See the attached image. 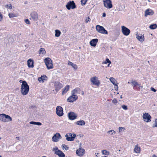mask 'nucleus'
Here are the masks:
<instances>
[{"label":"nucleus","mask_w":157,"mask_h":157,"mask_svg":"<svg viewBox=\"0 0 157 157\" xmlns=\"http://www.w3.org/2000/svg\"><path fill=\"white\" fill-rule=\"evenodd\" d=\"M29 87L27 82H24L21 85V91L23 95H27L29 90Z\"/></svg>","instance_id":"nucleus-1"},{"label":"nucleus","mask_w":157,"mask_h":157,"mask_svg":"<svg viewBox=\"0 0 157 157\" xmlns=\"http://www.w3.org/2000/svg\"><path fill=\"white\" fill-rule=\"evenodd\" d=\"M0 120L4 122H9L12 121V118L10 116L2 113L0 114Z\"/></svg>","instance_id":"nucleus-2"},{"label":"nucleus","mask_w":157,"mask_h":157,"mask_svg":"<svg viewBox=\"0 0 157 157\" xmlns=\"http://www.w3.org/2000/svg\"><path fill=\"white\" fill-rule=\"evenodd\" d=\"M44 61L48 69H50L53 68L52 61L50 58H46Z\"/></svg>","instance_id":"nucleus-3"},{"label":"nucleus","mask_w":157,"mask_h":157,"mask_svg":"<svg viewBox=\"0 0 157 157\" xmlns=\"http://www.w3.org/2000/svg\"><path fill=\"white\" fill-rule=\"evenodd\" d=\"M96 30L99 33L104 34H107V31L104 28L99 25H97L96 26Z\"/></svg>","instance_id":"nucleus-4"},{"label":"nucleus","mask_w":157,"mask_h":157,"mask_svg":"<svg viewBox=\"0 0 157 157\" xmlns=\"http://www.w3.org/2000/svg\"><path fill=\"white\" fill-rule=\"evenodd\" d=\"M66 7L67 9L70 10L71 9H74L76 7V6L73 1H69L67 4Z\"/></svg>","instance_id":"nucleus-5"},{"label":"nucleus","mask_w":157,"mask_h":157,"mask_svg":"<svg viewBox=\"0 0 157 157\" xmlns=\"http://www.w3.org/2000/svg\"><path fill=\"white\" fill-rule=\"evenodd\" d=\"M104 6L108 9H110L113 7V5L111 0H103Z\"/></svg>","instance_id":"nucleus-6"},{"label":"nucleus","mask_w":157,"mask_h":157,"mask_svg":"<svg viewBox=\"0 0 157 157\" xmlns=\"http://www.w3.org/2000/svg\"><path fill=\"white\" fill-rule=\"evenodd\" d=\"M143 118L144 121L146 122H149L151 121V117L147 113H143Z\"/></svg>","instance_id":"nucleus-7"},{"label":"nucleus","mask_w":157,"mask_h":157,"mask_svg":"<svg viewBox=\"0 0 157 157\" xmlns=\"http://www.w3.org/2000/svg\"><path fill=\"white\" fill-rule=\"evenodd\" d=\"M121 31L123 34L126 36L128 35L130 33V30L124 26H121Z\"/></svg>","instance_id":"nucleus-8"},{"label":"nucleus","mask_w":157,"mask_h":157,"mask_svg":"<svg viewBox=\"0 0 157 157\" xmlns=\"http://www.w3.org/2000/svg\"><path fill=\"white\" fill-rule=\"evenodd\" d=\"M56 113L58 116L61 117L63 115V110L62 107L57 106L56 108Z\"/></svg>","instance_id":"nucleus-9"},{"label":"nucleus","mask_w":157,"mask_h":157,"mask_svg":"<svg viewBox=\"0 0 157 157\" xmlns=\"http://www.w3.org/2000/svg\"><path fill=\"white\" fill-rule=\"evenodd\" d=\"M75 136V134H73L72 136V135L71 133L67 134L65 135V137H66V139L67 141H73Z\"/></svg>","instance_id":"nucleus-10"},{"label":"nucleus","mask_w":157,"mask_h":157,"mask_svg":"<svg viewBox=\"0 0 157 157\" xmlns=\"http://www.w3.org/2000/svg\"><path fill=\"white\" fill-rule=\"evenodd\" d=\"M90 80L93 85L98 86L100 84V82L98 80V78L96 76L91 78Z\"/></svg>","instance_id":"nucleus-11"},{"label":"nucleus","mask_w":157,"mask_h":157,"mask_svg":"<svg viewBox=\"0 0 157 157\" xmlns=\"http://www.w3.org/2000/svg\"><path fill=\"white\" fill-rule=\"evenodd\" d=\"M78 98V96L77 95H73L71 94V95L67 99V101L68 102H73L74 101L77 100Z\"/></svg>","instance_id":"nucleus-12"},{"label":"nucleus","mask_w":157,"mask_h":157,"mask_svg":"<svg viewBox=\"0 0 157 157\" xmlns=\"http://www.w3.org/2000/svg\"><path fill=\"white\" fill-rule=\"evenodd\" d=\"M32 19L34 21H36L38 19V15L35 11H32L30 14Z\"/></svg>","instance_id":"nucleus-13"},{"label":"nucleus","mask_w":157,"mask_h":157,"mask_svg":"<svg viewBox=\"0 0 157 157\" xmlns=\"http://www.w3.org/2000/svg\"><path fill=\"white\" fill-rule=\"evenodd\" d=\"M85 153V150L82 148H79L76 151L77 155L79 156H82Z\"/></svg>","instance_id":"nucleus-14"},{"label":"nucleus","mask_w":157,"mask_h":157,"mask_svg":"<svg viewBox=\"0 0 157 157\" xmlns=\"http://www.w3.org/2000/svg\"><path fill=\"white\" fill-rule=\"evenodd\" d=\"M61 136L59 133H56L54 134L52 138V140L54 142L58 141L59 139H61Z\"/></svg>","instance_id":"nucleus-15"},{"label":"nucleus","mask_w":157,"mask_h":157,"mask_svg":"<svg viewBox=\"0 0 157 157\" xmlns=\"http://www.w3.org/2000/svg\"><path fill=\"white\" fill-rule=\"evenodd\" d=\"M68 117L70 120H74L76 118L77 116L74 112H70L68 113Z\"/></svg>","instance_id":"nucleus-16"},{"label":"nucleus","mask_w":157,"mask_h":157,"mask_svg":"<svg viewBox=\"0 0 157 157\" xmlns=\"http://www.w3.org/2000/svg\"><path fill=\"white\" fill-rule=\"evenodd\" d=\"M54 86L56 88L55 90L56 91H58L63 86V85L59 82H56L54 83Z\"/></svg>","instance_id":"nucleus-17"},{"label":"nucleus","mask_w":157,"mask_h":157,"mask_svg":"<svg viewBox=\"0 0 157 157\" xmlns=\"http://www.w3.org/2000/svg\"><path fill=\"white\" fill-rule=\"evenodd\" d=\"M154 13L153 11L150 9H147L145 11V16L147 17L148 15H152Z\"/></svg>","instance_id":"nucleus-18"},{"label":"nucleus","mask_w":157,"mask_h":157,"mask_svg":"<svg viewBox=\"0 0 157 157\" xmlns=\"http://www.w3.org/2000/svg\"><path fill=\"white\" fill-rule=\"evenodd\" d=\"M98 41V39H93L90 41V43L91 46L95 47L96 46Z\"/></svg>","instance_id":"nucleus-19"},{"label":"nucleus","mask_w":157,"mask_h":157,"mask_svg":"<svg viewBox=\"0 0 157 157\" xmlns=\"http://www.w3.org/2000/svg\"><path fill=\"white\" fill-rule=\"evenodd\" d=\"M55 154L57 155L59 157H65V155L62 151L60 150H58L55 152Z\"/></svg>","instance_id":"nucleus-20"},{"label":"nucleus","mask_w":157,"mask_h":157,"mask_svg":"<svg viewBox=\"0 0 157 157\" xmlns=\"http://www.w3.org/2000/svg\"><path fill=\"white\" fill-rule=\"evenodd\" d=\"M80 89L79 88H76L74 89L71 91V93L73 95H77V94H79Z\"/></svg>","instance_id":"nucleus-21"},{"label":"nucleus","mask_w":157,"mask_h":157,"mask_svg":"<svg viewBox=\"0 0 157 157\" xmlns=\"http://www.w3.org/2000/svg\"><path fill=\"white\" fill-rule=\"evenodd\" d=\"M33 61L31 59H29L27 61V64L28 67H34L33 65Z\"/></svg>","instance_id":"nucleus-22"},{"label":"nucleus","mask_w":157,"mask_h":157,"mask_svg":"<svg viewBox=\"0 0 157 157\" xmlns=\"http://www.w3.org/2000/svg\"><path fill=\"white\" fill-rule=\"evenodd\" d=\"M75 124L83 126L85 125V123L84 120H80V121L76 122Z\"/></svg>","instance_id":"nucleus-23"},{"label":"nucleus","mask_w":157,"mask_h":157,"mask_svg":"<svg viewBox=\"0 0 157 157\" xmlns=\"http://www.w3.org/2000/svg\"><path fill=\"white\" fill-rule=\"evenodd\" d=\"M47 78V77L45 75H44L42 76H41L40 77H39L38 78V80L40 82H44V80H46V78Z\"/></svg>","instance_id":"nucleus-24"},{"label":"nucleus","mask_w":157,"mask_h":157,"mask_svg":"<svg viewBox=\"0 0 157 157\" xmlns=\"http://www.w3.org/2000/svg\"><path fill=\"white\" fill-rule=\"evenodd\" d=\"M136 37L138 40L141 42H143L144 40V36H142L141 34H139V35L137 36Z\"/></svg>","instance_id":"nucleus-25"},{"label":"nucleus","mask_w":157,"mask_h":157,"mask_svg":"<svg viewBox=\"0 0 157 157\" xmlns=\"http://www.w3.org/2000/svg\"><path fill=\"white\" fill-rule=\"evenodd\" d=\"M131 84L133 86V88L134 89V88L137 86H139L140 84H139L138 83L136 82L135 80H132V81L130 82Z\"/></svg>","instance_id":"nucleus-26"},{"label":"nucleus","mask_w":157,"mask_h":157,"mask_svg":"<svg viewBox=\"0 0 157 157\" xmlns=\"http://www.w3.org/2000/svg\"><path fill=\"white\" fill-rule=\"evenodd\" d=\"M69 85H67L63 89V91L62 92V94H65L69 90Z\"/></svg>","instance_id":"nucleus-27"},{"label":"nucleus","mask_w":157,"mask_h":157,"mask_svg":"<svg viewBox=\"0 0 157 157\" xmlns=\"http://www.w3.org/2000/svg\"><path fill=\"white\" fill-rule=\"evenodd\" d=\"M68 64L74 68L76 69L77 68V66L76 65L74 64L73 63L70 61L68 62Z\"/></svg>","instance_id":"nucleus-28"},{"label":"nucleus","mask_w":157,"mask_h":157,"mask_svg":"<svg viewBox=\"0 0 157 157\" xmlns=\"http://www.w3.org/2000/svg\"><path fill=\"white\" fill-rule=\"evenodd\" d=\"M109 80L114 85H116L117 81L114 78L111 77L109 78Z\"/></svg>","instance_id":"nucleus-29"},{"label":"nucleus","mask_w":157,"mask_h":157,"mask_svg":"<svg viewBox=\"0 0 157 157\" xmlns=\"http://www.w3.org/2000/svg\"><path fill=\"white\" fill-rule=\"evenodd\" d=\"M55 36L57 37H59L60 36L61 33V32L58 29L55 30Z\"/></svg>","instance_id":"nucleus-30"},{"label":"nucleus","mask_w":157,"mask_h":157,"mask_svg":"<svg viewBox=\"0 0 157 157\" xmlns=\"http://www.w3.org/2000/svg\"><path fill=\"white\" fill-rule=\"evenodd\" d=\"M157 25L156 24H153L150 25L149 28L151 29H154L156 28Z\"/></svg>","instance_id":"nucleus-31"},{"label":"nucleus","mask_w":157,"mask_h":157,"mask_svg":"<svg viewBox=\"0 0 157 157\" xmlns=\"http://www.w3.org/2000/svg\"><path fill=\"white\" fill-rule=\"evenodd\" d=\"M111 62L109 60V59L107 58L105 61H104L102 62V64H107L108 63L109 64L108 65V67H109V64L111 63Z\"/></svg>","instance_id":"nucleus-32"},{"label":"nucleus","mask_w":157,"mask_h":157,"mask_svg":"<svg viewBox=\"0 0 157 157\" xmlns=\"http://www.w3.org/2000/svg\"><path fill=\"white\" fill-rule=\"evenodd\" d=\"M140 147H138L137 146H136L134 148V151L136 153H138L140 152Z\"/></svg>","instance_id":"nucleus-33"},{"label":"nucleus","mask_w":157,"mask_h":157,"mask_svg":"<svg viewBox=\"0 0 157 157\" xmlns=\"http://www.w3.org/2000/svg\"><path fill=\"white\" fill-rule=\"evenodd\" d=\"M39 53H41L42 54L44 55L46 53V51L45 49L43 48H41L39 50Z\"/></svg>","instance_id":"nucleus-34"},{"label":"nucleus","mask_w":157,"mask_h":157,"mask_svg":"<svg viewBox=\"0 0 157 157\" xmlns=\"http://www.w3.org/2000/svg\"><path fill=\"white\" fill-rule=\"evenodd\" d=\"M8 15L10 18L15 17L17 16V15L16 14L12 13H9Z\"/></svg>","instance_id":"nucleus-35"},{"label":"nucleus","mask_w":157,"mask_h":157,"mask_svg":"<svg viewBox=\"0 0 157 157\" xmlns=\"http://www.w3.org/2000/svg\"><path fill=\"white\" fill-rule=\"evenodd\" d=\"M102 153L103 154L105 155H109V152L106 150H104L102 151Z\"/></svg>","instance_id":"nucleus-36"},{"label":"nucleus","mask_w":157,"mask_h":157,"mask_svg":"<svg viewBox=\"0 0 157 157\" xmlns=\"http://www.w3.org/2000/svg\"><path fill=\"white\" fill-rule=\"evenodd\" d=\"M116 133V132L113 130H110L107 132L108 133L110 134L111 135H113Z\"/></svg>","instance_id":"nucleus-37"},{"label":"nucleus","mask_w":157,"mask_h":157,"mask_svg":"<svg viewBox=\"0 0 157 157\" xmlns=\"http://www.w3.org/2000/svg\"><path fill=\"white\" fill-rule=\"evenodd\" d=\"M87 1V0H81V3L82 5H85Z\"/></svg>","instance_id":"nucleus-38"},{"label":"nucleus","mask_w":157,"mask_h":157,"mask_svg":"<svg viewBox=\"0 0 157 157\" xmlns=\"http://www.w3.org/2000/svg\"><path fill=\"white\" fill-rule=\"evenodd\" d=\"M5 7L9 9H11L12 8V5L10 4L6 5Z\"/></svg>","instance_id":"nucleus-39"},{"label":"nucleus","mask_w":157,"mask_h":157,"mask_svg":"<svg viewBox=\"0 0 157 157\" xmlns=\"http://www.w3.org/2000/svg\"><path fill=\"white\" fill-rule=\"evenodd\" d=\"M62 147L63 148V149L64 148H65V150H67L69 147H67V146L65 144H63L62 145Z\"/></svg>","instance_id":"nucleus-40"},{"label":"nucleus","mask_w":157,"mask_h":157,"mask_svg":"<svg viewBox=\"0 0 157 157\" xmlns=\"http://www.w3.org/2000/svg\"><path fill=\"white\" fill-rule=\"evenodd\" d=\"M152 127L153 128L157 127V119L155 120V123L153 125Z\"/></svg>","instance_id":"nucleus-41"},{"label":"nucleus","mask_w":157,"mask_h":157,"mask_svg":"<svg viewBox=\"0 0 157 157\" xmlns=\"http://www.w3.org/2000/svg\"><path fill=\"white\" fill-rule=\"evenodd\" d=\"M24 21L28 25H30V21L28 19H25Z\"/></svg>","instance_id":"nucleus-42"},{"label":"nucleus","mask_w":157,"mask_h":157,"mask_svg":"<svg viewBox=\"0 0 157 157\" xmlns=\"http://www.w3.org/2000/svg\"><path fill=\"white\" fill-rule=\"evenodd\" d=\"M122 108L124 110H126L128 109L127 106L125 105H122Z\"/></svg>","instance_id":"nucleus-43"},{"label":"nucleus","mask_w":157,"mask_h":157,"mask_svg":"<svg viewBox=\"0 0 157 157\" xmlns=\"http://www.w3.org/2000/svg\"><path fill=\"white\" fill-rule=\"evenodd\" d=\"M112 102L114 104H117V100L116 98H114L112 101Z\"/></svg>","instance_id":"nucleus-44"},{"label":"nucleus","mask_w":157,"mask_h":157,"mask_svg":"<svg viewBox=\"0 0 157 157\" xmlns=\"http://www.w3.org/2000/svg\"><path fill=\"white\" fill-rule=\"evenodd\" d=\"M90 18L89 17H88L86 18L85 20V21L86 23H88L89 21H90Z\"/></svg>","instance_id":"nucleus-45"},{"label":"nucleus","mask_w":157,"mask_h":157,"mask_svg":"<svg viewBox=\"0 0 157 157\" xmlns=\"http://www.w3.org/2000/svg\"><path fill=\"white\" fill-rule=\"evenodd\" d=\"M58 150H59L58 149V148L57 147H55L53 148L52 150L53 151H55V152L57 151Z\"/></svg>","instance_id":"nucleus-46"},{"label":"nucleus","mask_w":157,"mask_h":157,"mask_svg":"<svg viewBox=\"0 0 157 157\" xmlns=\"http://www.w3.org/2000/svg\"><path fill=\"white\" fill-rule=\"evenodd\" d=\"M119 132H120L121 131H122L123 129H125V128H124L123 127H119Z\"/></svg>","instance_id":"nucleus-47"},{"label":"nucleus","mask_w":157,"mask_h":157,"mask_svg":"<svg viewBox=\"0 0 157 157\" xmlns=\"http://www.w3.org/2000/svg\"><path fill=\"white\" fill-rule=\"evenodd\" d=\"M30 124H31L36 125V122L32 121H31L30 122Z\"/></svg>","instance_id":"nucleus-48"},{"label":"nucleus","mask_w":157,"mask_h":157,"mask_svg":"<svg viewBox=\"0 0 157 157\" xmlns=\"http://www.w3.org/2000/svg\"><path fill=\"white\" fill-rule=\"evenodd\" d=\"M117 84H116V85H114L115 86V90H118V86L117 85Z\"/></svg>","instance_id":"nucleus-49"},{"label":"nucleus","mask_w":157,"mask_h":157,"mask_svg":"<svg viewBox=\"0 0 157 157\" xmlns=\"http://www.w3.org/2000/svg\"><path fill=\"white\" fill-rule=\"evenodd\" d=\"M151 91H152L154 92H155L156 91V90L152 87H151Z\"/></svg>","instance_id":"nucleus-50"},{"label":"nucleus","mask_w":157,"mask_h":157,"mask_svg":"<svg viewBox=\"0 0 157 157\" xmlns=\"http://www.w3.org/2000/svg\"><path fill=\"white\" fill-rule=\"evenodd\" d=\"M42 124L40 122H36V125H41Z\"/></svg>","instance_id":"nucleus-51"},{"label":"nucleus","mask_w":157,"mask_h":157,"mask_svg":"<svg viewBox=\"0 0 157 157\" xmlns=\"http://www.w3.org/2000/svg\"><path fill=\"white\" fill-rule=\"evenodd\" d=\"M24 82H27L25 81H22V80H20L19 81V82L21 83H22V84H23V83Z\"/></svg>","instance_id":"nucleus-52"},{"label":"nucleus","mask_w":157,"mask_h":157,"mask_svg":"<svg viewBox=\"0 0 157 157\" xmlns=\"http://www.w3.org/2000/svg\"><path fill=\"white\" fill-rule=\"evenodd\" d=\"M2 19V16L1 14L0 13V21H1Z\"/></svg>","instance_id":"nucleus-53"},{"label":"nucleus","mask_w":157,"mask_h":157,"mask_svg":"<svg viewBox=\"0 0 157 157\" xmlns=\"http://www.w3.org/2000/svg\"><path fill=\"white\" fill-rule=\"evenodd\" d=\"M106 13H104L102 14V17H105L106 16Z\"/></svg>","instance_id":"nucleus-54"},{"label":"nucleus","mask_w":157,"mask_h":157,"mask_svg":"<svg viewBox=\"0 0 157 157\" xmlns=\"http://www.w3.org/2000/svg\"><path fill=\"white\" fill-rule=\"evenodd\" d=\"M153 157H157L155 155H153Z\"/></svg>","instance_id":"nucleus-55"},{"label":"nucleus","mask_w":157,"mask_h":157,"mask_svg":"<svg viewBox=\"0 0 157 157\" xmlns=\"http://www.w3.org/2000/svg\"><path fill=\"white\" fill-rule=\"evenodd\" d=\"M120 98H121V99H122V97L121 95V97H120Z\"/></svg>","instance_id":"nucleus-56"},{"label":"nucleus","mask_w":157,"mask_h":157,"mask_svg":"<svg viewBox=\"0 0 157 157\" xmlns=\"http://www.w3.org/2000/svg\"><path fill=\"white\" fill-rule=\"evenodd\" d=\"M128 84L131 83L130 82H128Z\"/></svg>","instance_id":"nucleus-57"},{"label":"nucleus","mask_w":157,"mask_h":157,"mask_svg":"<svg viewBox=\"0 0 157 157\" xmlns=\"http://www.w3.org/2000/svg\"><path fill=\"white\" fill-rule=\"evenodd\" d=\"M1 139H2V137H0V140H1Z\"/></svg>","instance_id":"nucleus-58"},{"label":"nucleus","mask_w":157,"mask_h":157,"mask_svg":"<svg viewBox=\"0 0 157 157\" xmlns=\"http://www.w3.org/2000/svg\"><path fill=\"white\" fill-rule=\"evenodd\" d=\"M117 10H118V11H120V9H118Z\"/></svg>","instance_id":"nucleus-59"},{"label":"nucleus","mask_w":157,"mask_h":157,"mask_svg":"<svg viewBox=\"0 0 157 157\" xmlns=\"http://www.w3.org/2000/svg\"><path fill=\"white\" fill-rule=\"evenodd\" d=\"M16 138H17V139H18L19 137H16Z\"/></svg>","instance_id":"nucleus-60"},{"label":"nucleus","mask_w":157,"mask_h":157,"mask_svg":"<svg viewBox=\"0 0 157 157\" xmlns=\"http://www.w3.org/2000/svg\"><path fill=\"white\" fill-rule=\"evenodd\" d=\"M107 157V156H104V157Z\"/></svg>","instance_id":"nucleus-61"},{"label":"nucleus","mask_w":157,"mask_h":157,"mask_svg":"<svg viewBox=\"0 0 157 157\" xmlns=\"http://www.w3.org/2000/svg\"><path fill=\"white\" fill-rule=\"evenodd\" d=\"M0 157H2V156L1 155H0Z\"/></svg>","instance_id":"nucleus-62"},{"label":"nucleus","mask_w":157,"mask_h":157,"mask_svg":"<svg viewBox=\"0 0 157 157\" xmlns=\"http://www.w3.org/2000/svg\"><path fill=\"white\" fill-rule=\"evenodd\" d=\"M119 151H120V150H119Z\"/></svg>","instance_id":"nucleus-63"},{"label":"nucleus","mask_w":157,"mask_h":157,"mask_svg":"<svg viewBox=\"0 0 157 157\" xmlns=\"http://www.w3.org/2000/svg\"><path fill=\"white\" fill-rule=\"evenodd\" d=\"M148 2H150V1H149V0H148Z\"/></svg>","instance_id":"nucleus-64"}]
</instances>
